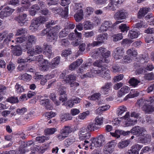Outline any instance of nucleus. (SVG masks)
Listing matches in <instances>:
<instances>
[{
    "mask_svg": "<svg viewBox=\"0 0 154 154\" xmlns=\"http://www.w3.org/2000/svg\"><path fill=\"white\" fill-rule=\"evenodd\" d=\"M128 15L127 11L124 9L119 10L115 14V18L116 19H125Z\"/></svg>",
    "mask_w": 154,
    "mask_h": 154,
    "instance_id": "nucleus-15",
    "label": "nucleus"
},
{
    "mask_svg": "<svg viewBox=\"0 0 154 154\" xmlns=\"http://www.w3.org/2000/svg\"><path fill=\"white\" fill-rule=\"evenodd\" d=\"M127 109L124 106H120L117 109V114L118 116H121L126 111Z\"/></svg>",
    "mask_w": 154,
    "mask_h": 154,
    "instance_id": "nucleus-41",
    "label": "nucleus"
},
{
    "mask_svg": "<svg viewBox=\"0 0 154 154\" xmlns=\"http://www.w3.org/2000/svg\"><path fill=\"white\" fill-rule=\"evenodd\" d=\"M8 102L11 103H18L19 100L17 97H9V98L7 99Z\"/></svg>",
    "mask_w": 154,
    "mask_h": 154,
    "instance_id": "nucleus-56",
    "label": "nucleus"
},
{
    "mask_svg": "<svg viewBox=\"0 0 154 154\" xmlns=\"http://www.w3.org/2000/svg\"><path fill=\"white\" fill-rule=\"evenodd\" d=\"M112 37L113 41L116 42L122 39L123 38V36L122 33H118L113 35Z\"/></svg>",
    "mask_w": 154,
    "mask_h": 154,
    "instance_id": "nucleus-50",
    "label": "nucleus"
},
{
    "mask_svg": "<svg viewBox=\"0 0 154 154\" xmlns=\"http://www.w3.org/2000/svg\"><path fill=\"white\" fill-rule=\"evenodd\" d=\"M84 128L89 132L90 131L98 130L99 128L98 126H96L94 123L92 122L90 123L87 126L84 127Z\"/></svg>",
    "mask_w": 154,
    "mask_h": 154,
    "instance_id": "nucleus-23",
    "label": "nucleus"
},
{
    "mask_svg": "<svg viewBox=\"0 0 154 154\" xmlns=\"http://www.w3.org/2000/svg\"><path fill=\"white\" fill-rule=\"evenodd\" d=\"M110 107V106L109 105H103L98 109L96 111H98L101 110L102 111H105L108 110Z\"/></svg>",
    "mask_w": 154,
    "mask_h": 154,
    "instance_id": "nucleus-62",
    "label": "nucleus"
},
{
    "mask_svg": "<svg viewBox=\"0 0 154 154\" xmlns=\"http://www.w3.org/2000/svg\"><path fill=\"white\" fill-rule=\"evenodd\" d=\"M88 99L91 100L95 102L98 104H101L104 102L100 97H89Z\"/></svg>",
    "mask_w": 154,
    "mask_h": 154,
    "instance_id": "nucleus-35",
    "label": "nucleus"
},
{
    "mask_svg": "<svg viewBox=\"0 0 154 154\" xmlns=\"http://www.w3.org/2000/svg\"><path fill=\"white\" fill-rule=\"evenodd\" d=\"M143 147V145L135 143L132 146L131 148L134 151L135 154H139L138 151Z\"/></svg>",
    "mask_w": 154,
    "mask_h": 154,
    "instance_id": "nucleus-31",
    "label": "nucleus"
},
{
    "mask_svg": "<svg viewBox=\"0 0 154 154\" xmlns=\"http://www.w3.org/2000/svg\"><path fill=\"white\" fill-rule=\"evenodd\" d=\"M26 14H23L17 17V20L20 26H22L26 23V20H25L26 18Z\"/></svg>",
    "mask_w": 154,
    "mask_h": 154,
    "instance_id": "nucleus-26",
    "label": "nucleus"
},
{
    "mask_svg": "<svg viewBox=\"0 0 154 154\" xmlns=\"http://www.w3.org/2000/svg\"><path fill=\"white\" fill-rule=\"evenodd\" d=\"M41 97H40V104L44 106L46 109L51 110L52 109V106L51 105L49 100L48 99L44 100L41 99Z\"/></svg>",
    "mask_w": 154,
    "mask_h": 154,
    "instance_id": "nucleus-18",
    "label": "nucleus"
},
{
    "mask_svg": "<svg viewBox=\"0 0 154 154\" xmlns=\"http://www.w3.org/2000/svg\"><path fill=\"white\" fill-rule=\"evenodd\" d=\"M150 9L149 8H143L140 9L138 12V18H141L143 17L146 14L149 12Z\"/></svg>",
    "mask_w": 154,
    "mask_h": 154,
    "instance_id": "nucleus-27",
    "label": "nucleus"
},
{
    "mask_svg": "<svg viewBox=\"0 0 154 154\" xmlns=\"http://www.w3.org/2000/svg\"><path fill=\"white\" fill-rule=\"evenodd\" d=\"M142 92H139L135 90H131L130 93L126 96H143Z\"/></svg>",
    "mask_w": 154,
    "mask_h": 154,
    "instance_id": "nucleus-46",
    "label": "nucleus"
},
{
    "mask_svg": "<svg viewBox=\"0 0 154 154\" xmlns=\"http://www.w3.org/2000/svg\"><path fill=\"white\" fill-rule=\"evenodd\" d=\"M18 78L20 80L27 81H29L31 79L32 76L31 75L25 73L20 74Z\"/></svg>",
    "mask_w": 154,
    "mask_h": 154,
    "instance_id": "nucleus-29",
    "label": "nucleus"
},
{
    "mask_svg": "<svg viewBox=\"0 0 154 154\" xmlns=\"http://www.w3.org/2000/svg\"><path fill=\"white\" fill-rule=\"evenodd\" d=\"M82 4L80 3H75L74 6V9L77 12H80L81 10H83L82 9Z\"/></svg>",
    "mask_w": 154,
    "mask_h": 154,
    "instance_id": "nucleus-55",
    "label": "nucleus"
},
{
    "mask_svg": "<svg viewBox=\"0 0 154 154\" xmlns=\"http://www.w3.org/2000/svg\"><path fill=\"white\" fill-rule=\"evenodd\" d=\"M84 29L83 24L82 23H79L77 25H76V28L74 30V32L75 35L78 36V38H79L81 39L82 36V34L78 32L77 29H78L79 31H81L83 30Z\"/></svg>",
    "mask_w": 154,
    "mask_h": 154,
    "instance_id": "nucleus-21",
    "label": "nucleus"
},
{
    "mask_svg": "<svg viewBox=\"0 0 154 154\" xmlns=\"http://www.w3.org/2000/svg\"><path fill=\"white\" fill-rule=\"evenodd\" d=\"M127 54L131 57H135L137 54V52L134 48H131L128 49L127 51Z\"/></svg>",
    "mask_w": 154,
    "mask_h": 154,
    "instance_id": "nucleus-39",
    "label": "nucleus"
},
{
    "mask_svg": "<svg viewBox=\"0 0 154 154\" xmlns=\"http://www.w3.org/2000/svg\"><path fill=\"white\" fill-rule=\"evenodd\" d=\"M104 119V118L101 116H97L94 119V123L96 126H100L103 124Z\"/></svg>",
    "mask_w": 154,
    "mask_h": 154,
    "instance_id": "nucleus-30",
    "label": "nucleus"
},
{
    "mask_svg": "<svg viewBox=\"0 0 154 154\" xmlns=\"http://www.w3.org/2000/svg\"><path fill=\"white\" fill-rule=\"evenodd\" d=\"M29 65L26 64L23 66L21 67V69L20 70H24L25 71H28L31 72H34L35 71V70L33 68H29Z\"/></svg>",
    "mask_w": 154,
    "mask_h": 154,
    "instance_id": "nucleus-44",
    "label": "nucleus"
},
{
    "mask_svg": "<svg viewBox=\"0 0 154 154\" xmlns=\"http://www.w3.org/2000/svg\"><path fill=\"white\" fill-rule=\"evenodd\" d=\"M140 114L135 111H132L130 114L129 112H126L124 116L125 119L123 123L124 127L131 126L136 124L137 122V119L138 118Z\"/></svg>",
    "mask_w": 154,
    "mask_h": 154,
    "instance_id": "nucleus-2",
    "label": "nucleus"
},
{
    "mask_svg": "<svg viewBox=\"0 0 154 154\" xmlns=\"http://www.w3.org/2000/svg\"><path fill=\"white\" fill-rule=\"evenodd\" d=\"M83 60L81 59H78L76 61L73 62L69 66V70H74L76 67L79 66L82 63Z\"/></svg>",
    "mask_w": 154,
    "mask_h": 154,
    "instance_id": "nucleus-17",
    "label": "nucleus"
},
{
    "mask_svg": "<svg viewBox=\"0 0 154 154\" xmlns=\"http://www.w3.org/2000/svg\"><path fill=\"white\" fill-rule=\"evenodd\" d=\"M154 103V97H150L149 100L141 98L137 101V105L141 107L142 110L146 113L150 114L154 112V107L151 104Z\"/></svg>",
    "mask_w": 154,
    "mask_h": 154,
    "instance_id": "nucleus-1",
    "label": "nucleus"
},
{
    "mask_svg": "<svg viewBox=\"0 0 154 154\" xmlns=\"http://www.w3.org/2000/svg\"><path fill=\"white\" fill-rule=\"evenodd\" d=\"M44 63H42V65L39 66V69L42 71H47L50 66V64L46 60H44Z\"/></svg>",
    "mask_w": 154,
    "mask_h": 154,
    "instance_id": "nucleus-33",
    "label": "nucleus"
},
{
    "mask_svg": "<svg viewBox=\"0 0 154 154\" xmlns=\"http://www.w3.org/2000/svg\"><path fill=\"white\" fill-rule=\"evenodd\" d=\"M14 10L8 7L5 8L3 10L0 12V18L2 19L5 17L10 16L14 12Z\"/></svg>",
    "mask_w": 154,
    "mask_h": 154,
    "instance_id": "nucleus-14",
    "label": "nucleus"
},
{
    "mask_svg": "<svg viewBox=\"0 0 154 154\" xmlns=\"http://www.w3.org/2000/svg\"><path fill=\"white\" fill-rule=\"evenodd\" d=\"M108 37V34L106 33L100 34L96 37L97 41H94L91 44H88V45H91L93 47L98 46L106 41Z\"/></svg>",
    "mask_w": 154,
    "mask_h": 154,
    "instance_id": "nucleus-9",
    "label": "nucleus"
},
{
    "mask_svg": "<svg viewBox=\"0 0 154 154\" xmlns=\"http://www.w3.org/2000/svg\"><path fill=\"white\" fill-rule=\"evenodd\" d=\"M58 65V58L57 57L54 58L51 61V64L50 66L52 69H54Z\"/></svg>",
    "mask_w": 154,
    "mask_h": 154,
    "instance_id": "nucleus-54",
    "label": "nucleus"
},
{
    "mask_svg": "<svg viewBox=\"0 0 154 154\" xmlns=\"http://www.w3.org/2000/svg\"><path fill=\"white\" fill-rule=\"evenodd\" d=\"M83 11L81 10L80 12H77L74 16V18L77 22H79L83 19Z\"/></svg>",
    "mask_w": 154,
    "mask_h": 154,
    "instance_id": "nucleus-24",
    "label": "nucleus"
},
{
    "mask_svg": "<svg viewBox=\"0 0 154 154\" xmlns=\"http://www.w3.org/2000/svg\"><path fill=\"white\" fill-rule=\"evenodd\" d=\"M26 38L27 40L26 43H23L22 46V49L25 51L30 48L33 45L35 44L37 40L36 37L32 35H29Z\"/></svg>",
    "mask_w": 154,
    "mask_h": 154,
    "instance_id": "nucleus-7",
    "label": "nucleus"
},
{
    "mask_svg": "<svg viewBox=\"0 0 154 154\" xmlns=\"http://www.w3.org/2000/svg\"><path fill=\"white\" fill-rule=\"evenodd\" d=\"M129 140H125L120 142L118 144V147L120 149H122L127 146L130 144Z\"/></svg>",
    "mask_w": 154,
    "mask_h": 154,
    "instance_id": "nucleus-25",
    "label": "nucleus"
},
{
    "mask_svg": "<svg viewBox=\"0 0 154 154\" xmlns=\"http://www.w3.org/2000/svg\"><path fill=\"white\" fill-rule=\"evenodd\" d=\"M60 117L61 121L70 120L72 119V118L71 116L69 114H64L61 115Z\"/></svg>",
    "mask_w": 154,
    "mask_h": 154,
    "instance_id": "nucleus-45",
    "label": "nucleus"
},
{
    "mask_svg": "<svg viewBox=\"0 0 154 154\" xmlns=\"http://www.w3.org/2000/svg\"><path fill=\"white\" fill-rule=\"evenodd\" d=\"M96 73H97V75L106 79H109L111 78L109 71L106 67L102 68L101 69H98Z\"/></svg>",
    "mask_w": 154,
    "mask_h": 154,
    "instance_id": "nucleus-11",
    "label": "nucleus"
},
{
    "mask_svg": "<svg viewBox=\"0 0 154 154\" xmlns=\"http://www.w3.org/2000/svg\"><path fill=\"white\" fill-rule=\"evenodd\" d=\"M122 22V21H117L114 23V25H113L110 21H105L100 27L99 29V32L101 33L108 31L109 34H111L115 31V25L119 24Z\"/></svg>",
    "mask_w": 154,
    "mask_h": 154,
    "instance_id": "nucleus-4",
    "label": "nucleus"
},
{
    "mask_svg": "<svg viewBox=\"0 0 154 154\" xmlns=\"http://www.w3.org/2000/svg\"><path fill=\"white\" fill-rule=\"evenodd\" d=\"M121 130H116L114 133L110 132L111 134L113 137L118 138L120 137V135L121 134Z\"/></svg>",
    "mask_w": 154,
    "mask_h": 154,
    "instance_id": "nucleus-63",
    "label": "nucleus"
},
{
    "mask_svg": "<svg viewBox=\"0 0 154 154\" xmlns=\"http://www.w3.org/2000/svg\"><path fill=\"white\" fill-rule=\"evenodd\" d=\"M84 29L85 30H88L92 29L93 28V26L91 22L88 21L84 22L82 24Z\"/></svg>",
    "mask_w": 154,
    "mask_h": 154,
    "instance_id": "nucleus-38",
    "label": "nucleus"
},
{
    "mask_svg": "<svg viewBox=\"0 0 154 154\" xmlns=\"http://www.w3.org/2000/svg\"><path fill=\"white\" fill-rule=\"evenodd\" d=\"M68 7L67 6L63 8H60L58 9V14L62 17L66 18L68 15Z\"/></svg>",
    "mask_w": 154,
    "mask_h": 154,
    "instance_id": "nucleus-19",
    "label": "nucleus"
},
{
    "mask_svg": "<svg viewBox=\"0 0 154 154\" xmlns=\"http://www.w3.org/2000/svg\"><path fill=\"white\" fill-rule=\"evenodd\" d=\"M144 78L145 79L150 80L154 79V74L152 72L146 74L145 75Z\"/></svg>",
    "mask_w": 154,
    "mask_h": 154,
    "instance_id": "nucleus-60",
    "label": "nucleus"
},
{
    "mask_svg": "<svg viewBox=\"0 0 154 154\" xmlns=\"http://www.w3.org/2000/svg\"><path fill=\"white\" fill-rule=\"evenodd\" d=\"M76 141L74 137H71L67 139L64 141V145L66 147H68L70 145L74 143Z\"/></svg>",
    "mask_w": 154,
    "mask_h": 154,
    "instance_id": "nucleus-28",
    "label": "nucleus"
},
{
    "mask_svg": "<svg viewBox=\"0 0 154 154\" xmlns=\"http://www.w3.org/2000/svg\"><path fill=\"white\" fill-rule=\"evenodd\" d=\"M125 0H109V4L106 7L107 9L114 11L118 5L122 4Z\"/></svg>",
    "mask_w": 154,
    "mask_h": 154,
    "instance_id": "nucleus-13",
    "label": "nucleus"
},
{
    "mask_svg": "<svg viewBox=\"0 0 154 154\" xmlns=\"http://www.w3.org/2000/svg\"><path fill=\"white\" fill-rule=\"evenodd\" d=\"M124 48L121 47H118L115 48L113 51V56L116 60L121 59L124 54Z\"/></svg>",
    "mask_w": 154,
    "mask_h": 154,
    "instance_id": "nucleus-10",
    "label": "nucleus"
},
{
    "mask_svg": "<svg viewBox=\"0 0 154 154\" xmlns=\"http://www.w3.org/2000/svg\"><path fill=\"white\" fill-rule=\"evenodd\" d=\"M34 60L31 59L30 56H28L25 59L19 58L17 60L18 63H25L27 62L30 63L32 61Z\"/></svg>",
    "mask_w": 154,
    "mask_h": 154,
    "instance_id": "nucleus-40",
    "label": "nucleus"
},
{
    "mask_svg": "<svg viewBox=\"0 0 154 154\" xmlns=\"http://www.w3.org/2000/svg\"><path fill=\"white\" fill-rule=\"evenodd\" d=\"M76 75L73 74H71L69 75L68 76L67 80L69 84L74 82L76 80Z\"/></svg>",
    "mask_w": 154,
    "mask_h": 154,
    "instance_id": "nucleus-51",
    "label": "nucleus"
},
{
    "mask_svg": "<svg viewBox=\"0 0 154 154\" xmlns=\"http://www.w3.org/2000/svg\"><path fill=\"white\" fill-rule=\"evenodd\" d=\"M131 134L137 137H144L147 134L146 128L139 126H135L131 129Z\"/></svg>",
    "mask_w": 154,
    "mask_h": 154,
    "instance_id": "nucleus-8",
    "label": "nucleus"
},
{
    "mask_svg": "<svg viewBox=\"0 0 154 154\" xmlns=\"http://www.w3.org/2000/svg\"><path fill=\"white\" fill-rule=\"evenodd\" d=\"M103 151V152L106 154H110L113 152V149H112L111 148L107 146L106 145L104 146Z\"/></svg>",
    "mask_w": 154,
    "mask_h": 154,
    "instance_id": "nucleus-52",
    "label": "nucleus"
},
{
    "mask_svg": "<svg viewBox=\"0 0 154 154\" xmlns=\"http://www.w3.org/2000/svg\"><path fill=\"white\" fill-rule=\"evenodd\" d=\"M47 20V18L43 16H40L35 19H33L29 27L30 29L33 32L36 31L38 30L39 25L44 23Z\"/></svg>",
    "mask_w": 154,
    "mask_h": 154,
    "instance_id": "nucleus-5",
    "label": "nucleus"
},
{
    "mask_svg": "<svg viewBox=\"0 0 154 154\" xmlns=\"http://www.w3.org/2000/svg\"><path fill=\"white\" fill-rule=\"evenodd\" d=\"M22 48L19 46H16L14 48L13 53L14 55L19 56L21 55L22 53Z\"/></svg>",
    "mask_w": 154,
    "mask_h": 154,
    "instance_id": "nucleus-36",
    "label": "nucleus"
},
{
    "mask_svg": "<svg viewBox=\"0 0 154 154\" xmlns=\"http://www.w3.org/2000/svg\"><path fill=\"white\" fill-rule=\"evenodd\" d=\"M129 88L127 86H124L119 91V95L122 96L124 95L125 94L128 93L129 91Z\"/></svg>",
    "mask_w": 154,
    "mask_h": 154,
    "instance_id": "nucleus-37",
    "label": "nucleus"
},
{
    "mask_svg": "<svg viewBox=\"0 0 154 154\" xmlns=\"http://www.w3.org/2000/svg\"><path fill=\"white\" fill-rule=\"evenodd\" d=\"M96 72H97V70H96L93 68L91 69L90 72L84 74L81 77V78L82 79H85L87 78H91L95 75H97V73H96Z\"/></svg>",
    "mask_w": 154,
    "mask_h": 154,
    "instance_id": "nucleus-22",
    "label": "nucleus"
},
{
    "mask_svg": "<svg viewBox=\"0 0 154 154\" xmlns=\"http://www.w3.org/2000/svg\"><path fill=\"white\" fill-rule=\"evenodd\" d=\"M33 142L31 140L27 142L26 144L24 143V145H26V146H25L22 149H20L19 150L22 153H26V152L27 151V147L33 144Z\"/></svg>",
    "mask_w": 154,
    "mask_h": 154,
    "instance_id": "nucleus-34",
    "label": "nucleus"
},
{
    "mask_svg": "<svg viewBox=\"0 0 154 154\" xmlns=\"http://www.w3.org/2000/svg\"><path fill=\"white\" fill-rule=\"evenodd\" d=\"M34 49L35 54H40L43 51V48L41 46L38 45L35 46Z\"/></svg>",
    "mask_w": 154,
    "mask_h": 154,
    "instance_id": "nucleus-58",
    "label": "nucleus"
},
{
    "mask_svg": "<svg viewBox=\"0 0 154 154\" xmlns=\"http://www.w3.org/2000/svg\"><path fill=\"white\" fill-rule=\"evenodd\" d=\"M140 82V81L134 78L131 79L129 81L130 84L131 85L134 87L136 86Z\"/></svg>",
    "mask_w": 154,
    "mask_h": 154,
    "instance_id": "nucleus-49",
    "label": "nucleus"
},
{
    "mask_svg": "<svg viewBox=\"0 0 154 154\" xmlns=\"http://www.w3.org/2000/svg\"><path fill=\"white\" fill-rule=\"evenodd\" d=\"M116 144L117 143L115 140H112L109 142L106 145L107 146H109L110 148H111L112 149H113Z\"/></svg>",
    "mask_w": 154,
    "mask_h": 154,
    "instance_id": "nucleus-61",
    "label": "nucleus"
},
{
    "mask_svg": "<svg viewBox=\"0 0 154 154\" xmlns=\"http://www.w3.org/2000/svg\"><path fill=\"white\" fill-rule=\"evenodd\" d=\"M91 145H89L90 148L92 149L95 148L100 147L105 141V138L103 135H100L96 138H92L91 140Z\"/></svg>",
    "mask_w": 154,
    "mask_h": 154,
    "instance_id": "nucleus-6",
    "label": "nucleus"
},
{
    "mask_svg": "<svg viewBox=\"0 0 154 154\" xmlns=\"http://www.w3.org/2000/svg\"><path fill=\"white\" fill-rule=\"evenodd\" d=\"M49 139L48 137L45 136L37 137L36 138V140L39 143H42Z\"/></svg>",
    "mask_w": 154,
    "mask_h": 154,
    "instance_id": "nucleus-47",
    "label": "nucleus"
},
{
    "mask_svg": "<svg viewBox=\"0 0 154 154\" xmlns=\"http://www.w3.org/2000/svg\"><path fill=\"white\" fill-rule=\"evenodd\" d=\"M112 87V84L111 82L106 83L105 85L101 88V92L103 94H106Z\"/></svg>",
    "mask_w": 154,
    "mask_h": 154,
    "instance_id": "nucleus-16",
    "label": "nucleus"
},
{
    "mask_svg": "<svg viewBox=\"0 0 154 154\" xmlns=\"http://www.w3.org/2000/svg\"><path fill=\"white\" fill-rule=\"evenodd\" d=\"M79 139L80 140H86L90 138L91 134L83 127L81 128L79 131Z\"/></svg>",
    "mask_w": 154,
    "mask_h": 154,
    "instance_id": "nucleus-12",
    "label": "nucleus"
},
{
    "mask_svg": "<svg viewBox=\"0 0 154 154\" xmlns=\"http://www.w3.org/2000/svg\"><path fill=\"white\" fill-rule=\"evenodd\" d=\"M119 28L122 32H127L129 29V27L126 26L125 24H121L119 26Z\"/></svg>",
    "mask_w": 154,
    "mask_h": 154,
    "instance_id": "nucleus-53",
    "label": "nucleus"
},
{
    "mask_svg": "<svg viewBox=\"0 0 154 154\" xmlns=\"http://www.w3.org/2000/svg\"><path fill=\"white\" fill-rule=\"evenodd\" d=\"M138 33L133 30H131L129 31L128 36L129 38L133 39L137 38L138 36Z\"/></svg>",
    "mask_w": 154,
    "mask_h": 154,
    "instance_id": "nucleus-42",
    "label": "nucleus"
},
{
    "mask_svg": "<svg viewBox=\"0 0 154 154\" xmlns=\"http://www.w3.org/2000/svg\"><path fill=\"white\" fill-rule=\"evenodd\" d=\"M89 112L88 111H86L85 112H83V113H80L77 117V119L81 120L84 119L87 116L89 115Z\"/></svg>",
    "mask_w": 154,
    "mask_h": 154,
    "instance_id": "nucleus-48",
    "label": "nucleus"
},
{
    "mask_svg": "<svg viewBox=\"0 0 154 154\" xmlns=\"http://www.w3.org/2000/svg\"><path fill=\"white\" fill-rule=\"evenodd\" d=\"M27 38L25 37H21L17 38L16 41L17 43H21L26 41Z\"/></svg>",
    "mask_w": 154,
    "mask_h": 154,
    "instance_id": "nucleus-64",
    "label": "nucleus"
},
{
    "mask_svg": "<svg viewBox=\"0 0 154 154\" xmlns=\"http://www.w3.org/2000/svg\"><path fill=\"white\" fill-rule=\"evenodd\" d=\"M57 21L52 20L51 22H47L46 23V27L47 28H50L51 30L49 32L47 36V39L48 41L55 42L57 38V26L55 27L53 26L57 23Z\"/></svg>",
    "mask_w": 154,
    "mask_h": 154,
    "instance_id": "nucleus-3",
    "label": "nucleus"
},
{
    "mask_svg": "<svg viewBox=\"0 0 154 154\" xmlns=\"http://www.w3.org/2000/svg\"><path fill=\"white\" fill-rule=\"evenodd\" d=\"M72 131V129L69 126H65L61 129L60 133L64 134L67 137L68 135Z\"/></svg>",
    "mask_w": 154,
    "mask_h": 154,
    "instance_id": "nucleus-32",
    "label": "nucleus"
},
{
    "mask_svg": "<svg viewBox=\"0 0 154 154\" xmlns=\"http://www.w3.org/2000/svg\"><path fill=\"white\" fill-rule=\"evenodd\" d=\"M26 32V30L25 29H20L17 30L16 35L17 36L24 35H25Z\"/></svg>",
    "mask_w": 154,
    "mask_h": 154,
    "instance_id": "nucleus-57",
    "label": "nucleus"
},
{
    "mask_svg": "<svg viewBox=\"0 0 154 154\" xmlns=\"http://www.w3.org/2000/svg\"><path fill=\"white\" fill-rule=\"evenodd\" d=\"M104 63L102 60H97L95 61L93 63V65L94 66H97L99 68V69H101L102 68L104 67H103ZM98 69H97L98 70Z\"/></svg>",
    "mask_w": 154,
    "mask_h": 154,
    "instance_id": "nucleus-43",
    "label": "nucleus"
},
{
    "mask_svg": "<svg viewBox=\"0 0 154 154\" xmlns=\"http://www.w3.org/2000/svg\"><path fill=\"white\" fill-rule=\"evenodd\" d=\"M43 48L45 51L44 54H46L47 53L49 54V56H48L49 58L53 57V53L50 46L48 45L47 43H45L43 44Z\"/></svg>",
    "mask_w": 154,
    "mask_h": 154,
    "instance_id": "nucleus-20",
    "label": "nucleus"
},
{
    "mask_svg": "<svg viewBox=\"0 0 154 154\" xmlns=\"http://www.w3.org/2000/svg\"><path fill=\"white\" fill-rule=\"evenodd\" d=\"M15 88L17 93H20L23 92L24 89L22 86L21 85H19L17 83L15 85Z\"/></svg>",
    "mask_w": 154,
    "mask_h": 154,
    "instance_id": "nucleus-59",
    "label": "nucleus"
}]
</instances>
